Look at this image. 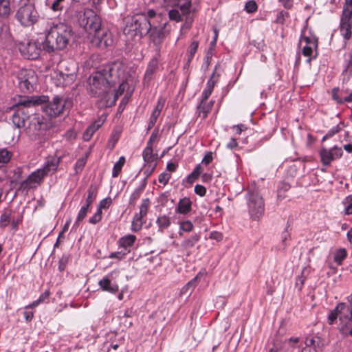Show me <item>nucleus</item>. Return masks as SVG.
I'll list each match as a JSON object with an SVG mask.
<instances>
[{"label": "nucleus", "instance_id": "52", "mask_svg": "<svg viewBox=\"0 0 352 352\" xmlns=\"http://www.w3.org/2000/svg\"><path fill=\"white\" fill-rule=\"evenodd\" d=\"M112 204V199L111 197H107L101 200L98 204V209L102 211V209H107L110 207Z\"/></svg>", "mask_w": 352, "mask_h": 352}, {"label": "nucleus", "instance_id": "3", "mask_svg": "<svg viewBox=\"0 0 352 352\" xmlns=\"http://www.w3.org/2000/svg\"><path fill=\"white\" fill-rule=\"evenodd\" d=\"M60 159L51 157L47 160L42 168L37 169L32 173L26 179L23 181L19 187V190L28 192L30 189L36 188L41 185L45 176L50 173L55 172L58 166Z\"/></svg>", "mask_w": 352, "mask_h": 352}, {"label": "nucleus", "instance_id": "21", "mask_svg": "<svg viewBox=\"0 0 352 352\" xmlns=\"http://www.w3.org/2000/svg\"><path fill=\"white\" fill-rule=\"evenodd\" d=\"M336 311H338L339 318L342 322H346L352 320V308L346 303H339L336 306Z\"/></svg>", "mask_w": 352, "mask_h": 352}, {"label": "nucleus", "instance_id": "37", "mask_svg": "<svg viewBox=\"0 0 352 352\" xmlns=\"http://www.w3.org/2000/svg\"><path fill=\"white\" fill-rule=\"evenodd\" d=\"M142 157L146 163H152L157 159V155L153 153V150L148 148L144 149Z\"/></svg>", "mask_w": 352, "mask_h": 352}, {"label": "nucleus", "instance_id": "49", "mask_svg": "<svg viewBox=\"0 0 352 352\" xmlns=\"http://www.w3.org/2000/svg\"><path fill=\"white\" fill-rule=\"evenodd\" d=\"M119 138L120 131L114 130L109 140V145H111V148H113Z\"/></svg>", "mask_w": 352, "mask_h": 352}, {"label": "nucleus", "instance_id": "1", "mask_svg": "<svg viewBox=\"0 0 352 352\" xmlns=\"http://www.w3.org/2000/svg\"><path fill=\"white\" fill-rule=\"evenodd\" d=\"M73 31L71 26L58 23L50 27L43 43V50L47 52L65 49L72 37Z\"/></svg>", "mask_w": 352, "mask_h": 352}, {"label": "nucleus", "instance_id": "4", "mask_svg": "<svg viewBox=\"0 0 352 352\" xmlns=\"http://www.w3.org/2000/svg\"><path fill=\"white\" fill-rule=\"evenodd\" d=\"M164 3L167 8H173L168 10V16L170 20L180 22L183 20V16H186L185 24L187 27H190L193 20L192 17L189 16L190 0H164Z\"/></svg>", "mask_w": 352, "mask_h": 352}, {"label": "nucleus", "instance_id": "35", "mask_svg": "<svg viewBox=\"0 0 352 352\" xmlns=\"http://www.w3.org/2000/svg\"><path fill=\"white\" fill-rule=\"evenodd\" d=\"M321 161L324 165H329L333 160H334L331 150L323 148L320 151Z\"/></svg>", "mask_w": 352, "mask_h": 352}, {"label": "nucleus", "instance_id": "55", "mask_svg": "<svg viewBox=\"0 0 352 352\" xmlns=\"http://www.w3.org/2000/svg\"><path fill=\"white\" fill-rule=\"evenodd\" d=\"M143 190V187H139L137 189L134 190V192L132 193L131 198H130V204H134L135 201L138 200L141 195V193Z\"/></svg>", "mask_w": 352, "mask_h": 352}, {"label": "nucleus", "instance_id": "25", "mask_svg": "<svg viewBox=\"0 0 352 352\" xmlns=\"http://www.w3.org/2000/svg\"><path fill=\"white\" fill-rule=\"evenodd\" d=\"M136 241V236L133 234H127L121 237L118 240V245L120 248H123V250L129 251Z\"/></svg>", "mask_w": 352, "mask_h": 352}, {"label": "nucleus", "instance_id": "41", "mask_svg": "<svg viewBox=\"0 0 352 352\" xmlns=\"http://www.w3.org/2000/svg\"><path fill=\"white\" fill-rule=\"evenodd\" d=\"M150 205L149 199L146 198L142 200V204L140 206V212L136 213L135 215L139 217L141 219H143L146 216L148 209Z\"/></svg>", "mask_w": 352, "mask_h": 352}, {"label": "nucleus", "instance_id": "8", "mask_svg": "<svg viewBox=\"0 0 352 352\" xmlns=\"http://www.w3.org/2000/svg\"><path fill=\"white\" fill-rule=\"evenodd\" d=\"M16 19L24 27L34 25L38 20V14L32 4L28 3L19 8Z\"/></svg>", "mask_w": 352, "mask_h": 352}, {"label": "nucleus", "instance_id": "11", "mask_svg": "<svg viewBox=\"0 0 352 352\" xmlns=\"http://www.w3.org/2000/svg\"><path fill=\"white\" fill-rule=\"evenodd\" d=\"M301 43H305L302 47V54L308 58L310 62L318 56V38L314 36H303L300 40Z\"/></svg>", "mask_w": 352, "mask_h": 352}, {"label": "nucleus", "instance_id": "16", "mask_svg": "<svg viewBox=\"0 0 352 352\" xmlns=\"http://www.w3.org/2000/svg\"><path fill=\"white\" fill-rule=\"evenodd\" d=\"M331 96L338 104L352 102V91L344 87L333 88L331 91Z\"/></svg>", "mask_w": 352, "mask_h": 352}, {"label": "nucleus", "instance_id": "27", "mask_svg": "<svg viewBox=\"0 0 352 352\" xmlns=\"http://www.w3.org/2000/svg\"><path fill=\"white\" fill-rule=\"evenodd\" d=\"M200 234H193L188 239L184 240L181 243V246L186 250H189L195 245V244L200 240Z\"/></svg>", "mask_w": 352, "mask_h": 352}, {"label": "nucleus", "instance_id": "45", "mask_svg": "<svg viewBox=\"0 0 352 352\" xmlns=\"http://www.w3.org/2000/svg\"><path fill=\"white\" fill-rule=\"evenodd\" d=\"M143 224L144 221H142V219L135 215L131 224V230L133 232H138L140 230Z\"/></svg>", "mask_w": 352, "mask_h": 352}, {"label": "nucleus", "instance_id": "61", "mask_svg": "<svg viewBox=\"0 0 352 352\" xmlns=\"http://www.w3.org/2000/svg\"><path fill=\"white\" fill-rule=\"evenodd\" d=\"M331 150L334 160L340 158L342 155V151L340 147L335 146Z\"/></svg>", "mask_w": 352, "mask_h": 352}, {"label": "nucleus", "instance_id": "9", "mask_svg": "<svg viewBox=\"0 0 352 352\" xmlns=\"http://www.w3.org/2000/svg\"><path fill=\"white\" fill-rule=\"evenodd\" d=\"M168 26L167 22H164L158 26L155 24L150 31L149 38L157 54H161L162 43L170 32V28H168Z\"/></svg>", "mask_w": 352, "mask_h": 352}, {"label": "nucleus", "instance_id": "60", "mask_svg": "<svg viewBox=\"0 0 352 352\" xmlns=\"http://www.w3.org/2000/svg\"><path fill=\"white\" fill-rule=\"evenodd\" d=\"M195 192L197 195L204 197L206 193V188L200 184H197L195 186Z\"/></svg>", "mask_w": 352, "mask_h": 352}, {"label": "nucleus", "instance_id": "54", "mask_svg": "<svg viewBox=\"0 0 352 352\" xmlns=\"http://www.w3.org/2000/svg\"><path fill=\"white\" fill-rule=\"evenodd\" d=\"M257 8V4L254 1H248L245 5V10L248 13L255 12Z\"/></svg>", "mask_w": 352, "mask_h": 352}, {"label": "nucleus", "instance_id": "29", "mask_svg": "<svg viewBox=\"0 0 352 352\" xmlns=\"http://www.w3.org/2000/svg\"><path fill=\"white\" fill-rule=\"evenodd\" d=\"M214 101L211 100L208 102L206 101H201L198 106V111L199 116L202 113V118L204 119L207 117L208 113L211 111L213 107Z\"/></svg>", "mask_w": 352, "mask_h": 352}, {"label": "nucleus", "instance_id": "50", "mask_svg": "<svg viewBox=\"0 0 352 352\" xmlns=\"http://www.w3.org/2000/svg\"><path fill=\"white\" fill-rule=\"evenodd\" d=\"M130 252H131V250L126 251V250H122L121 251H118V252H112V253H111L109 254V258H117L118 260H122Z\"/></svg>", "mask_w": 352, "mask_h": 352}, {"label": "nucleus", "instance_id": "58", "mask_svg": "<svg viewBox=\"0 0 352 352\" xmlns=\"http://www.w3.org/2000/svg\"><path fill=\"white\" fill-rule=\"evenodd\" d=\"M171 175L170 173L166 172L162 173L158 177L159 182L163 184L164 186L166 185L170 178Z\"/></svg>", "mask_w": 352, "mask_h": 352}, {"label": "nucleus", "instance_id": "5", "mask_svg": "<svg viewBox=\"0 0 352 352\" xmlns=\"http://www.w3.org/2000/svg\"><path fill=\"white\" fill-rule=\"evenodd\" d=\"M52 126L43 116L34 113L28 118L25 131L32 140H39L45 135L46 131Z\"/></svg>", "mask_w": 352, "mask_h": 352}, {"label": "nucleus", "instance_id": "51", "mask_svg": "<svg viewBox=\"0 0 352 352\" xmlns=\"http://www.w3.org/2000/svg\"><path fill=\"white\" fill-rule=\"evenodd\" d=\"M193 224L190 221H184L179 223L180 230L189 232L193 229Z\"/></svg>", "mask_w": 352, "mask_h": 352}, {"label": "nucleus", "instance_id": "57", "mask_svg": "<svg viewBox=\"0 0 352 352\" xmlns=\"http://www.w3.org/2000/svg\"><path fill=\"white\" fill-rule=\"evenodd\" d=\"M146 17H147L149 20L153 21L155 23L156 21H158L159 19H161V16L157 15L155 10H149L146 14H144Z\"/></svg>", "mask_w": 352, "mask_h": 352}, {"label": "nucleus", "instance_id": "38", "mask_svg": "<svg viewBox=\"0 0 352 352\" xmlns=\"http://www.w3.org/2000/svg\"><path fill=\"white\" fill-rule=\"evenodd\" d=\"M12 153L6 148L0 149V167L8 164L11 160Z\"/></svg>", "mask_w": 352, "mask_h": 352}, {"label": "nucleus", "instance_id": "19", "mask_svg": "<svg viewBox=\"0 0 352 352\" xmlns=\"http://www.w3.org/2000/svg\"><path fill=\"white\" fill-rule=\"evenodd\" d=\"M314 342L313 339H310L306 344L307 347L302 348V341H300L299 338H291L287 341V349H291V352H310L311 349L309 347V344Z\"/></svg>", "mask_w": 352, "mask_h": 352}, {"label": "nucleus", "instance_id": "59", "mask_svg": "<svg viewBox=\"0 0 352 352\" xmlns=\"http://www.w3.org/2000/svg\"><path fill=\"white\" fill-rule=\"evenodd\" d=\"M339 317L338 311H336V307L331 311L329 316H328V322L329 324H332L334 321Z\"/></svg>", "mask_w": 352, "mask_h": 352}, {"label": "nucleus", "instance_id": "18", "mask_svg": "<svg viewBox=\"0 0 352 352\" xmlns=\"http://www.w3.org/2000/svg\"><path fill=\"white\" fill-rule=\"evenodd\" d=\"M14 112L12 116V122L17 128H24L26 126L28 118L30 116L28 113L23 108L14 109Z\"/></svg>", "mask_w": 352, "mask_h": 352}, {"label": "nucleus", "instance_id": "53", "mask_svg": "<svg viewBox=\"0 0 352 352\" xmlns=\"http://www.w3.org/2000/svg\"><path fill=\"white\" fill-rule=\"evenodd\" d=\"M65 0H54L50 8L54 11H61L63 9V3Z\"/></svg>", "mask_w": 352, "mask_h": 352}, {"label": "nucleus", "instance_id": "46", "mask_svg": "<svg viewBox=\"0 0 352 352\" xmlns=\"http://www.w3.org/2000/svg\"><path fill=\"white\" fill-rule=\"evenodd\" d=\"M340 21L352 22V7H344Z\"/></svg>", "mask_w": 352, "mask_h": 352}, {"label": "nucleus", "instance_id": "31", "mask_svg": "<svg viewBox=\"0 0 352 352\" xmlns=\"http://www.w3.org/2000/svg\"><path fill=\"white\" fill-rule=\"evenodd\" d=\"M10 12V0H0V16L8 17Z\"/></svg>", "mask_w": 352, "mask_h": 352}, {"label": "nucleus", "instance_id": "17", "mask_svg": "<svg viewBox=\"0 0 352 352\" xmlns=\"http://www.w3.org/2000/svg\"><path fill=\"white\" fill-rule=\"evenodd\" d=\"M160 56L161 54L155 53L153 57L148 62L144 76V83L148 84L153 79V75L158 68L159 60L160 58Z\"/></svg>", "mask_w": 352, "mask_h": 352}, {"label": "nucleus", "instance_id": "15", "mask_svg": "<svg viewBox=\"0 0 352 352\" xmlns=\"http://www.w3.org/2000/svg\"><path fill=\"white\" fill-rule=\"evenodd\" d=\"M19 85L23 91H28L33 89L35 82L34 72L32 71L22 70L19 74Z\"/></svg>", "mask_w": 352, "mask_h": 352}, {"label": "nucleus", "instance_id": "28", "mask_svg": "<svg viewBox=\"0 0 352 352\" xmlns=\"http://www.w3.org/2000/svg\"><path fill=\"white\" fill-rule=\"evenodd\" d=\"M156 223L158 226L159 231L162 232L170 226L171 223L170 218L166 214L160 215L157 217Z\"/></svg>", "mask_w": 352, "mask_h": 352}, {"label": "nucleus", "instance_id": "56", "mask_svg": "<svg viewBox=\"0 0 352 352\" xmlns=\"http://www.w3.org/2000/svg\"><path fill=\"white\" fill-rule=\"evenodd\" d=\"M102 211L97 209L96 212L89 219V222L91 224H96L102 219Z\"/></svg>", "mask_w": 352, "mask_h": 352}, {"label": "nucleus", "instance_id": "47", "mask_svg": "<svg viewBox=\"0 0 352 352\" xmlns=\"http://www.w3.org/2000/svg\"><path fill=\"white\" fill-rule=\"evenodd\" d=\"M87 159V154L85 157L79 158L75 164L76 173H79L84 168Z\"/></svg>", "mask_w": 352, "mask_h": 352}, {"label": "nucleus", "instance_id": "6", "mask_svg": "<svg viewBox=\"0 0 352 352\" xmlns=\"http://www.w3.org/2000/svg\"><path fill=\"white\" fill-rule=\"evenodd\" d=\"M76 17L80 27L83 28L89 35L102 27L100 18L91 9L82 8L76 10Z\"/></svg>", "mask_w": 352, "mask_h": 352}, {"label": "nucleus", "instance_id": "26", "mask_svg": "<svg viewBox=\"0 0 352 352\" xmlns=\"http://www.w3.org/2000/svg\"><path fill=\"white\" fill-rule=\"evenodd\" d=\"M140 14L133 16L126 23L124 30V34H129L131 32H134L135 35L138 34L139 26Z\"/></svg>", "mask_w": 352, "mask_h": 352}, {"label": "nucleus", "instance_id": "24", "mask_svg": "<svg viewBox=\"0 0 352 352\" xmlns=\"http://www.w3.org/2000/svg\"><path fill=\"white\" fill-rule=\"evenodd\" d=\"M191 209L192 201H190V198L184 197L179 201L176 208V212L179 214H186L188 213Z\"/></svg>", "mask_w": 352, "mask_h": 352}, {"label": "nucleus", "instance_id": "14", "mask_svg": "<svg viewBox=\"0 0 352 352\" xmlns=\"http://www.w3.org/2000/svg\"><path fill=\"white\" fill-rule=\"evenodd\" d=\"M46 102L45 96L41 97H29V96H20L17 103L12 107V109L23 108L25 110L26 108L34 107Z\"/></svg>", "mask_w": 352, "mask_h": 352}, {"label": "nucleus", "instance_id": "34", "mask_svg": "<svg viewBox=\"0 0 352 352\" xmlns=\"http://www.w3.org/2000/svg\"><path fill=\"white\" fill-rule=\"evenodd\" d=\"M219 67V65H217L215 66L213 73L212 74L210 79L207 82L206 88H208L212 91L213 90V89H214L216 83L219 80V78L220 76V74L217 73V72Z\"/></svg>", "mask_w": 352, "mask_h": 352}, {"label": "nucleus", "instance_id": "32", "mask_svg": "<svg viewBox=\"0 0 352 352\" xmlns=\"http://www.w3.org/2000/svg\"><path fill=\"white\" fill-rule=\"evenodd\" d=\"M203 168L200 164H197L192 172L186 177V182L192 184L201 174Z\"/></svg>", "mask_w": 352, "mask_h": 352}, {"label": "nucleus", "instance_id": "42", "mask_svg": "<svg viewBox=\"0 0 352 352\" xmlns=\"http://www.w3.org/2000/svg\"><path fill=\"white\" fill-rule=\"evenodd\" d=\"M89 207L90 206L85 204L81 207L76 217L75 222L76 225L78 226L85 219L87 216Z\"/></svg>", "mask_w": 352, "mask_h": 352}, {"label": "nucleus", "instance_id": "62", "mask_svg": "<svg viewBox=\"0 0 352 352\" xmlns=\"http://www.w3.org/2000/svg\"><path fill=\"white\" fill-rule=\"evenodd\" d=\"M209 238L216 240L217 241H221L223 239V234L219 232L213 231L210 232Z\"/></svg>", "mask_w": 352, "mask_h": 352}, {"label": "nucleus", "instance_id": "23", "mask_svg": "<svg viewBox=\"0 0 352 352\" xmlns=\"http://www.w3.org/2000/svg\"><path fill=\"white\" fill-rule=\"evenodd\" d=\"M98 285L105 292L116 294L118 292L119 287L116 283H113L111 280L107 276L99 280Z\"/></svg>", "mask_w": 352, "mask_h": 352}, {"label": "nucleus", "instance_id": "44", "mask_svg": "<svg viewBox=\"0 0 352 352\" xmlns=\"http://www.w3.org/2000/svg\"><path fill=\"white\" fill-rule=\"evenodd\" d=\"M11 221V212H4L0 217V226L5 228L8 226Z\"/></svg>", "mask_w": 352, "mask_h": 352}, {"label": "nucleus", "instance_id": "2", "mask_svg": "<svg viewBox=\"0 0 352 352\" xmlns=\"http://www.w3.org/2000/svg\"><path fill=\"white\" fill-rule=\"evenodd\" d=\"M112 70L111 67H109L108 70L104 69L101 72L94 74L88 80L87 89L90 95L104 100L106 106L109 105L111 99L112 87L111 82L107 75L109 74V76L112 77Z\"/></svg>", "mask_w": 352, "mask_h": 352}, {"label": "nucleus", "instance_id": "12", "mask_svg": "<svg viewBox=\"0 0 352 352\" xmlns=\"http://www.w3.org/2000/svg\"><path fill=\"white\" fill-rule=\"evenodd\" d=\"M66 100L59 96H55L52 100L43 107V111L50 117H56L64 113Z\"/></svg>", "mask_w": 352, "mask_h": 352}, {"label": "nucleus", "instance_id": "20", "mask_svg": "<svg viewBox=\"0 0 352 352\" xmlns=\"http://www.w3.org/2000/svg\"><path fill=\"white\" fill-rule=\"evenodd\" d=\"M154 25L155 22L149 20L144 14H140V28H138V34H140L141 36L146 35L150 32Z\"/></svg>", "mask_w": 352, "mask_h": 352}, {"label": "nucleus", "instance_id": "30", "mask_svg": "<svg viewBox=\"0 0 352 352\" xmlns=\"http://www.w3.org/2000/svg\"><path fill=\"white\" fill-rule=\"evenodd\" d=\"M352 22L340 21V32L345 39H349L351 36Z\"/></svg>", "mask_w": 352, "mask_h": 352}, {"label": "nucleus", "instance_id": "33", "mask_svg": "<svg viewBox=\"0 0 352 352\" xmlns=\"http://www.w3.org/2000/svg\"><path fill=\"white\" fill-rule=\"evenodd\" d=\"M87 194L85 204L91 206L97 197L98 188L96 186L91 185L87 190Z\"/></svg>", "mask_w": 352, "mask_h": 352}, {"label": "nucleus", "instance_id": "64", "mask_svg": "<svg viewBox=\"0 0 352 352\" xmlns=\"http://www.w3.org/2000/svg\"><path fill=\"white\" fill-rule=\"evenodd\" d=\"M198 46L199 43L197 41L192 42L189 47L188 54H190L191 55H195L197 50Z\"/></svg>", "mask_w": 352, "mask_h": 352}, {"label": "nucleus", "instance_id": "7", "mask_svg": "<svg viewBox=\"0 0 352 352\" xmlns=\"http://www.w3.org/2000/svg\"><path fill=\"white\" fill-rule=\"evenodd\" d=\"M248 206L249 213L253 220H258L264 214L265 204L258 189H248Z\"/></svg>", "mask_w": 352, "mask_h": 352}, {"label": "nucleus", "instance_id": "48", "mask_svg": "<svg viewBox=\"0 0 352 352\" xmlns=\"http://www.w3.org/2000/svg\"><path fill=\"white\" fill-rule=\"evenodd\" d=\"M286 197V186L285 183H281L277 190V199L282 201Z\"/></svg>", "mask_w": 352, "mask_h": 352}, {"label": "nucleus", "instance_id": "22", "mask_svg": "<svg viewBox=\"0 0 352 352\" xmlns=\"http://www.w3.org/2000/svg\"><path fill=\"white\" fill-rule=\"evenodd\" d=\"M105 118H99L92 122L83 133L82 138L85 141H89L94 133L103 124Z\"/></svg>", "mask_w": 352, "mask_h": 352}, {"label": "nucleus", "instance_id": "43", "mask_svg": "<svg viewBox=\"0 0 352 352\" xmlns=\"http://www.w3.org/2000/svg\"><path fill=\"white\" fill-rule=\"evenodd\" d=\"M127 85H128L127 82H122L120 85L118 89L116 90V91L114 94L113 100L111 102H109L108 106H111L116 103V101L117 100L118 97L120 96L121 95H122L123 93L124 92L125 89L127 87Z\"/></svg>", "mask_w": 352, "mask_h": 352}, {"label": "nucleus", "instance_id": "63", "mask_svg": "<svg viewBox=\"0 0 352 352\" xmlns=\"http://www.w3.org/2000/svg\"><path fill=\"white\" fill-rule=\"evenodd\" d=\"M165 103V99L162 97H160L157 102V104L154 109V110L157 111L161 113Z\"/></svg>", "mask_w": 352, "mask_h": 352}, {"label": "nucleus", "instance_id": "10", "mask_svg": "<svg viewBox=\"0 0 352 352\" xmlns=\"http://www.w3.org/2000/svg\"><path fill=\"white\" fill-rule=\"evenodd\" d=\"M90 36L92 45L101 49L107 48L113 43L111 33L105 28L100 27Z\"/></svg>", "mask_w": 352, "mask_h": 352}, {"label": "nucleus", "instance_id": "36", "mask_svg": "<svg viewBox=\"0 0 352 352\" xmlns=\"http://www.w3.org/2000/svg\"><path fill=\"white\" fill-rule=\"evenodd\" d=\"M347 252L344 248H339L334 252L333 260L338 265H341L342 261L346 258Z\"/></svg>", "mask_w": 352, "mask_h": 352}, {"label": "nucleus", "instance_id": "39", "mask_svg": "<svg viewBox=\"0 0 352 352\" xmlns=\"http://www.w3.org/2000/svg\"><path fill=\"white\" fill-rule=\"evenodd\" d=\"M344 206V214L345 215L352 214V195L346 196L342 201Z\"/></svg>", "mask_w": 352, "mask_h": 352}, {"label": "nucleus", "instance_id": "13", "mask_svg": "<svg viewBox=\"0 0 352 352\" xmlns=\"http://www.w3.org/2000/svg\"><path fill=\"white\" fill-rule=\"evenodd\" d=\"M19 50L24 58L32 60L38 58L41 51L40 43L36 41L21 43Z\"/></svg>", "mask_w": 352, "mask_h": 352}, {"label": "nucleus", "instance_id": "40", "mask_svg": "<svg viewBox=\"0 0 352 352\" xmlns=\"http://www.w3.org/2000/svg\"><path fill=\"white\" fill-rule=\"evenodd\" d=\"M125 163V157L121 156L118 161L114 164L112 171V177H117L120 173L122 168Z\"/></svg>", "mask_w": 352, "mask_h": 352}]
</instances>
